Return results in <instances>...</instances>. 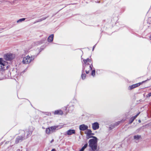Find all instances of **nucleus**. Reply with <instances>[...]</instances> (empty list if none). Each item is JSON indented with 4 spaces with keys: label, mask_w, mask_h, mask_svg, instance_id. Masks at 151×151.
<instances>
[{
    "label": "nucleus",
    "mask_w": 151,
    "mask_h": 151,
    "mask_svg": "<svg viewBox=\"0 0 151 151\" xmlns=\"http://www.w3.org/2000/svg\"><path fill=\"white\" fill-rule=\"evenodd\" d=\"M86 75L85 74L82 73L81 75V77L83 79H85L86 77Z\"/></svg>",
    "instance_id": "4be33fe9"
},
{
    "label": "nucleus",
    "mask_w": 151,
    "mask_h": 151,
    "mask_svg": "<svg viewBox=\"0 0 151 151\" xmlns=\"http://www.w3.org/2000/svg\"><path fill=\"white\" fill-rule=\"evenodd\" d=\"M83 61L85 63L83 70H85L86 73L88 74L89 73V71L92 70L93 67L91 60L88 58L86 60H83Z\"/></svg>",
    "instance_id": "f03ea898"
},
{
    "label": "nucleus",
    "mask_w": 151,
    "mask_h": 151,
    "mask_svg": "<svg viewBox=\"0 0 151 151\" xmlns=\"http://www.w3.org/2000/svg\"><path fill=\"white\" fill-rule=\"evenodd\" d=\"M45 132L47 134H50L52 132L50 127L46 129Z\"/></svg>",
    "instance_id": "dca6fc26"
},
{
    "label": "nucleus",
    "mask_w": 151,
    "mask_h": 151,
    "mask_svg": "<svg viewBox=\"0 0 151 151\" xmlns=\"http://www.w3.org/2000/svg\"><path fill=\"white\" fill-rule=\"evenodd\" d=\"M68 110L69 111H72L74 109V107L73 105H71L68 108Z\"/></svg>",
    "instance_id": "a211bd4d"
},
{
    "label": "nucleus",
    "mask_w": 151,
    "mask_h": 151,
    "mask_svg": "<svg viewBox=\"0 0 151 151\" xmlns=\"http://www.w3.org/2000/svg\"><path fill=\"white\" fill-rule=\"evenodd\" d=\"M85 133L86 135V138L88 139L91 138H93L92 136L94 135V134L92 133V131L91 129H88L85 131Z\"/></svg>",
    "instance_id": "423d86ee"
},
{
    "label": "nucleus",
    "mask_w": 151,
    "mask_h": 151,
    "mask_svg": "<svg viewBox=\"0 0 151 151\" xmlns=\"http://www.w3.org/2000/svg\"><path fill=\"white\" fill-rule=\"evenodd\" d=\"M141 138V136L139 135H137L134 136V139L136 140H138Z\"/></svg>",
    "instance_id": "f3484780"
},
{
    "label": "nucleus",
    "mask_w": 151,
    "mask_h": 151,
    "mask_svg": "<svg viewBox=\"0 0 151 151\" xmlns=\"http://www.w3.org/2000/svg\"><path fill=\"white\" fill-rule=\"evenodd\" d=\"M95 70H92V72H91V75L93 76H94L95 75Z\"/></svg>",
    "instance_id": "412c9836"
},
{
    "label": "nucleus",
    "mask_w": 151,
    "mask_h": 151,
    "mask_svg": "<svg viewBox=\"0 0 151 151\" xmlns=\"http://www.w3.org/2000/svg\"><path fill=\"white\" fill-rule=\"evenodd\" d=\"M147 97H150L151 96V92L149 93L147 95Z\"/></svg>",
    "instance_id": "b1692460"
},
{
    "label": "nucleus",
    "mask_w": 151,
    "mask_h": 151,
    "mask_svg": "<svg viewBox=\"0 0 151 151\" xmlns=\"http://www.w3.org/2000/svg\"><path fill=\"white\" fill-rule=\"evenodd\" d=\"M32 133V131H29V132H28V133H27V137L28 136L30 135Z\"/></svg>",
    "instance_id": "5701e85b"
},
{
    "label": "nucleus",
    "mask_w": 151,
    "mask_h": 151,
    "mask_svg": "<svg viewBox=\"0 0 151 151\" xmlns=\"http://www.w3.org/2000/svg\"><path fill=\"white\" fill-rule=\"evenodd\" d=\"M150 39V40H151V36H150L149 37Z\"/></svg>",
    "instance_id": "bb28decb"
},
{
    "label": "nucleus",
    "mask_w": 151,
    "mask_h": 151,
    "mask_svg": "<svg viewBox=\"0 0 151 151\" xmlns=\"http://www.w3.org/2000/svg\"><path fill=\"white\" fill-rule=\"evenodd\" d=\"M145 81H143L142 82L138 83L130 86L129 87L128 89L129 90H131L133 88H135L137 87L138 86H139L140 85L142 84L143 83L145 82Z\"/></svg>",
    "instance_id": "0eeeda50"
},
{
    "label": "nucleus",
    "mask_w": 151,
    "mask_h": 151,
    "mask_svg": "<svg viewBox=\"0 0 151 151\" xmlns=\"http://www.w3.org/2000/svg\"><path fill=\"white\" fill-rule=\"evenodd\" d=\"M3 79V78H1V79H0V80H2V79Z\"/></svg>",
    "instance_id": "c85d7f7f"
},
{
    "label": "nucleus",
    "mask_w": 151,
    "mask_h": 151,
    "mask_svg": "<svg viewBox=\"0 0 151 151\" xmlns=\"http://www.w3.org/2000/svg\"><path fill=\"white\" fill-rule=\"evenodd\" d=\"M63 125L55 126L50 127L52 132L55 131L56 130L60 129L63 127Z\"/></svg>",
    "instance_id": "6e6552de"
},
{
    "label": "nucleus",
    "mask_w": 151,
    "mask_h": 151,
    "mask_svg": "<svg viewBox=\"0 0 151 151\" xmlns=\"http://www.w3.org/2000/svg\"><path fill=\"white\" fill-rule=\"evenodd\" d=\"M75 130L74 129H70L67 132V134L68 135H70L72 134H75Z\"/></svg>",
    "instance_id": "9b49d317"
},
{
    "label": "nucleus",
    "mask_w": 151,
    "mask_h": 151,
    "mask_svg": "<svg viewBox=\"0 0 151 151\" xmlns=\"http://www.w3.org/2000/svg\"><path fill=\"white\" fill-rule=\"evenodd\" d=\"M54 114L55 115H57V114L62 115L63 114V112L61 110H57L55 111L54 112Z\"/></svg>",
    "instance_id": "f8f14e48"
},
{
    "label": "nucleus",
    "mask_w": 151,
    "mask_h": 151,
    "mask_svg": "<svg viewBox=\"0 0 151 151\" xmlns=\"http://www.w3.org/2000/svg\"><path fill=\"white\" fill-rule=\"evenodd\" d=\"M34 56H30L28 55L23 57L22 63L24 64H28L31 63L34 60Z\"/></svg>",
    "instance_id": "20e7f679"
},
{
    "label": "nucleus",
    "mask_w": 151,
    "mask_h": 151,
    "mask_svg": "<svg viewBox=\"0 0 151 151\" xmlns=\"http://www.w3.org/2000/svg\"><path fill=\"white\" fill-rule=\"evenodd\" d=\"M0 71L1 70H5L9 68V65L7 62L5 61L3 59L1 58H0Z\"/></svg>",
    "instance_id": "7ed1b4c3"
},
{
    "label": "nucleus",
    "mask_w": 151,
    "mask_h": 151,
    "mask_svg": "<svg viewBox=\"0 0 151 151\" xmlns=\"http://www.w3.org/2000/svg\"><path fill=\"white\" fill-rule=\"evenodd\" d=\"M25 19L24 18L20 19L17 20V23H20L23 21H24L25 20Z\"/></svg>",
    "instance_id": "aec40b11"
},
{
    "label": "nucleus",
    "mask_w": 151,
    "mask_h": 151,
    "mask_svg": "<svg viewBox=\"0 0 151 151\" xmlns=\"http://www.w3.org/2000/svg\"><path fill=\"white\" fill-rule=\"evenodd\" d=\"M139 122H140V120H139Z\"/></svg>",
    "instance_id": "cd10ccee"
},
{
    "label": "nucleus",
    "mask_w": 151,
    "mask_h": 151,
    "mask_svg": "<svg viewBox=\"0 0 151 151\" xmlns=\"http://www.w3.org/2000/svg\"><path fill=\"white\" fill-rule=\"evenodd\" d=\"M24 139V137L22 136L18 137L16 139V142L17 143H18L22 141Z\"/></svg>",
    "instance_id": "4468645a"
},
{
    "label": "nucleus",
    "mask_w": 151,
    "mask_h": 151,
    "mask_svg": "<svg viewBox=\"0 0 151 151\" xmlns=\"http://www.w3.org/2000/svg\"><path fill=\"white\" fill-rule=\"evenodd\" d=\"M140 114V112H139L138 114H137L135 116L132 117L130 119L129 121L130 123H132L134 121V119L139 115V114Z\"/></svg>",
    "instance_id": "ddd939ff"
},
{
    "label": "nucleus",
    "mask_w": 151,
    "mask_h": 151,
    "mask_svg": "<svg viewBox=\"0 0 151 151\" xmlns=\"http://www.w3.org/2000/svg\"><path fill=\"white\" fill-rule=\"evenodd\" d=\"M99 127V124L97 122H95L92 124V127L93 130L98 129Z\"/></svg>",
    "instance_id": "9d476101"
},
{
    "label": "nucleus",
    "mask_w": 151,
    "mask_h": 151,
    "mask_svg": "<svg viewBox=\"0 0 151 151\" xmlns=\"http://www.w3.org/2000/svg\"><path fill=\"white\" fill-rule=\"evenodd\" d=\"M95 45H94L93 47V50H94V48H95Z\"/></svg>",
    "instance_id": "393cba45"
},
{
    "label": "nucleus",
    "mask_w": 151,
    "mask_h": 151,
    "mask_svg": "<svg viewBox=\"0 0 151 151\" xmlns=\"http://www.w3.org/2000/svg\"><path fill=\"white\" fill-rule=\"evenodd\" d=\"M89 146L91 149V151H97V138L95 137H93V138L88 141Z\"/></svg>",
    "instance_id": "f257e3e1"
},
{
    "label": "nucleus",
    "mask_w": 151,
    "mask_h": 151,
    "mask_svg": "<svg viewBox=\"0 0 151 151\" xmlns=\"http://www.w3.org/2000/svg\"><path fill=\"white\" fill-rule=\"evenodd\" d=\"M51 151H55V149H52Z\"/></svg>",
    "instance_id": "a878e982"
},
{
    "label": "nucleus",
    "mask_w": 151,
    "mask_h": 151,
    "mask_svg": "<svg viewBox=\"0 0 151 151\" xmlns=\"http://www.w3.org/2000/svg\"><path fill=\"white\" fill-rule=\"evenodd\" d=\"M54 35L53 34L50 35L48 38V41L49 42H51L53 39Z\"/></svg>",
    "instance_id": "2eb2a0df"
},
{
    "label": "nucleus",
    "mask_w": 151,
    "mask_h": 151,
    "mask_svg": "<svg viewBox=\"0 0 151 151\" xmlns=\"http://www.w3.org/2000/svg\"><path fill=\"white\" fill-rule=\"evenodd\" d=\"M15 57V55L14 54L10 53H8L4 55V59L6 60H11Z\"/></svg>",
    "instance_id": "39448f33"
},
{
    "label": "nucleus",
    "mask_w": 151,
    "mask_h": 151,
    "mask_svg": "<svg viewBox=\"0 0 151 151\" xmlns=\"http://www.w3.org/2000/svg\"><path fill=\"white\" fill-rule=\"evenodd\" d=\"M47 17H43L41 18L40 19H38L37 20V22H41L43 20H45L47 18Z\"/></svg>",
    "instance_id": "6ab92c4d"
},
{
    "label": "nucleus",
    "mask_w": 151,
    "mask_h": 151,
    "mask_svg": "<svg viewBox=\"0 0 151 151\" xmlns=\"http://www.w3.org/2000/svg\"><path fill=\"white\" fill-rule=\"evenodd\" d=\"M88 127L84 124L81 125L79 126V130L81 131H84L88 129Z\"/></svg>",
    "instance_id": "1a4fd4ad"
}]
</instances>
